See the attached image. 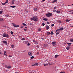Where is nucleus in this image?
Here are the masks:
<instances>
[{
  "label": "nucleus",
  "mask_w": 73,
  "mask_h": 73,
  "mask_svg": "<svg viewBox=\"0 0 73 73\" xmlns=\"http://www.w3.org/2000/svg\"><path fill=\"white\" fill-rule=\"evenodd\" d=\"M30 19L32 20H34V21H37L38 20V18L36 16H34L33 17L30 18Z\"/></svg>",
  "instance_id": "obj_1"
},
{
  "label": "nucleus",
  "mask_w": 73,
  "mask_h": 73,
  "mask_svg": "<svg viewBox=\"0 0 73 73\" xmlns=\"http://www.w3.org/2000/svg\"><path fill=\"white\" fill-rule=\"evenodd\" d=\"M2 36L4 37H7V38H8L9 37V35H8L6 33L3 34Z\"/></svg>",
  "instance_id": "obj_2"
},
{
  "label": "nucleus",
  "mask_w": 73,
  "mask_h": 73,
  "mask_svg": "<svg viewBox=\"0 0 73 73\" xmlns=\"http://www.w3.org/2000/svg\"><path fill=\"white\" fill-rule=\"evenodd\" d=\"M46 15L48 17H50L51 16H52V13H48L46 14Z\"/></svg>",
  "instance_id": "obj_3"
},
{
  "label": "nucleus",
  "mask_w": 73,
  "mask_h": 73,
  "mask_svg": "<svg viewBox=\"0 0 73 73\" xmlns=\"http://www.w3.org/2000/svg\"><path fill=\"white\" fill-rule=\"evenodd\" d=\"M12 24L13 25V27L15 28H19V25H16V24L13 23Z\"/></svg>",
  "instance_id": "obj_4"
},
{
  "label": "nucleus",
  "mask_w": 73,
  "mask_h": 73,
  "mask_svg": "<svg viewBox=\"0 0 73 73\" xmlns=\"http://www.w3.org/2000/svg\"><path fill=\"white\" fill-rule=\"evenodd\" d=\"M38 65V64L37 63H35L34 64L32 65V66H36Z\"/></svg>",
  "instance_id": "obj_5"
},
{
  "label": "nucleus",
  "mask_w": 73,
  "mask_h": 73,
  "mask_svg": "<svg viewBox=\"0 0 73 73\" xmlns=\"http://www.w3.org/2000/svg\"><path fill=\"white\" fill-rule=\"evenodd\" d=\"M52 44L54 46L56 45V42L54 41L52 42Z\"/></svg>",
  "instance_id": "obj_6"
},
{
  "label": "nucleus",
  "mask_w": 73,
  "mask_h": 73,
  "mask_svg": "<svg viewBox=\"0 0 73 73\" xmlns=\"http://www.w3.org/2000/svg\"><path fill=\"white\" fill-rule=\"evenodd\" d=\"M28 54L29 56H32V53L31 52H29L28 53Z\"/></svg>",
  "instance_id": "obj_7"
},
{
  "label": "nucleus",
  "mask_w": 73,
  "mask_h": 73,
  "mask_svg": "<svg viewBox=\"0 0 73 73\" xmlns=\"http://www.w3.org/2000/svg\"><path fill=\"white\" fill-rule=\"evenodd\" d=\"M23 42H25V44H27L28 43H29V41L28 40H26L25 41Z\"/></svg>",
  "instance_id": "obj_8"
},
{
  "label": "nucleus",
  "mask_w": 73,
  "mask_h": 73,
  "mask_svg": "<svg viewBox=\"0 0 73 73\" xmlns=\"http://www.w3.org/2000/svg\"><path fill=\"white\" fill-rule=\"evenodd\" d=\"M4 21V19L3 18H0V21Z\"/></svg>",
  "instance_id": "obj_9"
},
{
  "label": "nucleus",
  "mask_w": 73,
  "mask_h": 73,
  "mask_svg": "<svg viewBox=\"0 0 73 73\" xmlns=\"http://www.w3.org/2000/svg\"><path fill=\"white\" fill-rule=\"evenodd\" d=\"M57 0H54V1L52 2V3H55V2H57Z\"/></svg>",
  "instance_id": "obj_10"
},
{
  "label": "nucleus",
  "mask_w": 73,
  "mask_h": 73,
  "mask_svg": "<svg viewBox=\"0 0 73 73\" xmlns=\"http://www.w3.org/2000/svg\"><path fill=\"white\" fill-rule=\"evenodd\" d=\"M46 33L47 34V35H51V33L50 32H47Z\"/></svg>",
  "instance_id": "obj_11"
},
{
  "label": "nucleus",
  "mask_w": 73,
  "mask_h": 73,
  "mask_svg": "<svg viewBox=\"0 0 73 73\" xmlns=\"http://www.w3.org/2000/svg\"><path fill=\"white\" fill-rule=\"evenodd\" d=\"M4 54L5 56H7V52L6 51H5L4 52Z\"/></svg>",
  "instance_id": "obj_12"
},
{
  "label": "nucleus",
  "mask_w": 73,
  "mask_h": 73,
  "mask_svg": "<svg viewBox=\"0 0 73 73\" xmlns=\"http://www.w3.org/2000/svg\"><path fill=\"white\" fill-rule=\"evenodd\" d=\"M66 49L67 50H69V49H70V47L69 46H67L66 47Z\"/></svg>",
  "instance_id": "obj_13"
},
{
  "label": "nucleus",
  "mask_w": 73,
  "mask_h": 73,
  "mask_svg": "<svg viewBox=\"0 0 73 73\" xmlns=\"http://www.w3.org/2000/svg\"><path fill=\"white\" fill-rule=\"evenodd\" d=\"M37 8H35L34 9V11L35 12H36V11H37Z\"/></svg>",
  "instance_id": "obj_14"
},
{
  "label": "nucleus",
  "mask_w": 73,
  "mask_h": 73,
  "mask_svg": "<svg viewBox=\"0 0 73 73\" xmlns=\"http://www.w3.org/2000/svg\"><path fill=\"white\" fill-rule=\"evenodd\" d=\"M43 20H44V21H48V19L46 18H44Z\"/></svg>",
  "instance_id": "obj_15"
},
{
  "label": "nucleus",
  "mask_w": 73,
  "mask_h": 73,
  "mask_svg": "<svg viewBox=\"0 0 73 73\" xmlns=\"http://www.w3.org/2000/svg\"><path fill=\"white\" fill-rule=\"evenodd\" d=\"M56 12L57 13H60V11L58 10L56 11Z\"/></svg>",
  "instance_id": "obj_16"
},
{
  "label": "nucleus",
  "mask_w": 73,
  "mask_h": 73,
  "mask_svg": "<svg viewBox=\"0 0 73 73\" xmlns=\"http://www.w3.org/2000/svg\"><path fill=\"white\" fill-rule=\"evenodd\" d=\"M58 56H59L58 55H55V58H57V57H58Z\"/></svg>",
  "instance_id": "obj_17"
},
{
  "label": "nucleus",
  "mask_w": 73,
  "mask_h": 73,
  "mask_svg": "<svg viewBox=\"0 0 73 73\" xmlns=\"http://www.w3.org/2000/svg\"><path fill=\"white\" fill-rule=\"evenodd\" d=\"M46 28L47 29H49V27L48 26H46Z\"/></svg>",
  "instance_id": "obj_18"
},
{
  "label": "nucleus",
  "mask_w": 73,
  "mask_h": 73,
  "mask_svg": "<svg viewBox=\"0 0 73 73\" xmlns=\"http://www.w3.org/2000/svg\"><path fill=\"white\" fill-rule=\"evenodd\" d=\"M47 46V44H45L44 45V47H45V48Z\"/></svg>",
  "instance_id": "obj_19"
},
{
  "label": "nucleus",
  "mask_w": 73,
  "mask_h": 73,
  "mask_svg": "<svg viewBox=\"0 0 73 73\" xmlns=\"http://www.w3.org/2000/svg\"><path fill=\"white\" fill-rule=\"evenodd\" d=\"M21 40H25V38H23L21 39Z\"/></svg>",
  "instance_id": "obj_20"
},
{
  "label": "nucleus",
  "mask_w": 73,
  "mask_h": 73,
  "mask_svg": "<svg viewBox=\"0 0 73 73\" xmlns=\"http://www.w3.org/2000/svg\"><path fill=\"white\" fill-rule=\"evenodd\" d=\"M3 43H5V44H7V42H6L4 40H3Z\"/></svg>",
  "instance_id": "obj_21"
},
{
  "label": "nucleus",
  "mask_w": 73,
  "mask_h": 73,
  "mask_svg": "<svg viewBox=\"0 0 73 73\" xmlns=\"http://www.w3.org/2000/svg\"><path fill=\"white\" fill-rule=\"evenodd\" d=\"M11 48H14L15 46V45H14L13 44H12L11 45Z\"/></svg>",
  "instance_id": "obj_22"
},
{
  "label": "nucleus",
  "mask_w": 73,
  "mask_h": 73,
  "mask_svg": "<svg viewBox=\"0 0 73 73\" xmlns=\"http://www.w3.org/2000/svg\"><path fill=\"white\" fill-rule=\"evenodd\" d=\"M8 3V0H7L6 2L5 3V4H7Z\"/></svg>",
  "instance_id": "obj_23"
},
{
  "label": "nucleus",
  "mask_w": 73,
  "mask_h": 73,
  "mask_svg": "<svg viewBox=\"0 0 73 73\" xmlns=\"http://www.w3.org/2000/svg\"><path fill=\"white\" fill-rule=\"evenodd\" d=\"M11 68V66H7V69H9V68Z\"/></svg>",
  "instance_id": "obj_24"
},
{
  "label": "nucleus",
  "mask_w": 73,
  "mask_h": 73,
  "mask_svg": "<svg viewBox=\"0 0 73 73\" xmlns=\"http://www.w3.org/2000/svg\"><path fill=\"white\" fill-rule=\"evenodd\" d=\"M42 25H43V26H44V25H45V24L44 23H42Z\"/></svg>",
  "instance_id": "obj_25"
},
{
  "label": "nucleus",
  "mask_w": 73,
  "mask_h": 73,
  "mask_svg": "<svg viewBox=\"0 0 73 73\" xmlns=\"http://www.w3.org/2000/svg\"><path fill=\"white\" fill-rule=\"evenodd\" d=\"M41 29H40V28H39L38 29V31L39 32H40V31H41Z\"/></svg>",
  "instance_id": "obj_26"
},
{
  "label": "nucleus",
  "mask_w": 73,
  "mask_h": 73,
  "mask_svg": "<svg viewBox=\"0 0 73 73\" xmlns=\"http://www.w3.org/2000/svg\"><path fill=\"white\" fill-rule=\"evenodd\" d=\"M11 8H15V6H10Z\"/></svg>",
  "instance_id": "obj_27"
},
{
  "label": "nucleus",
  "mask_w": 73,
  "mask_h": 73,
  "mask_svg": "<svg viewBox=\"0 0 73 73\" xmlns=\"http://www.w3.org/2000/svg\"><path fill=\"white\" fill-rule=\"evenodd\" d=\"M60 30L61 31H63V30H64V28H60Z\"/></svg>",
  "instance_id": "obj_28"
},
{
  "label": "nucleus",
  "mask_w": 73,
  "mask_h": 73,
  "mask_svg": "<svg viewBox=\"0 0 73 73\" xmlns=\"http://www.w3.org/2000/svg\"><path fill=\"white\" fill-rule=\"evenodd\" d=\"M70 41L71 42H73V39H71L70 40Z\"/></svg>",
  "instance_id": "obj_29"
},
{
  "label": "nucleus",
  "mask_w": 73,
  "mask_h": 73,
  "mask_svg": "<svg viewBox=\"0 0 73 73\" xmlns=\"http://www.w3.org/2000/svg\"><path fill=\"white\" fill-rule=\"evenodd\" d=\"M69 21H70L68 19H66V22H69Z\"/></svg>",
  "instance_id": "obj_30"
},
{
  "label": "nucleus",
  "mask_w": 73,
  "mask_h": 73,
  "mask_svg": "<svg viewBox=\"0 0 73 73\" xmlns=\"http://www.w3.org/2000/svg\"><path fill=\"white\" fill-rule=\"evenodd\" d=\"M14 0H13L12 1V2L11 3L12 4H14Z\"/></svg>",
  "instance_id": "obj_31"
},
{
  "label": "nucleus",
  "mask_w": 73,
  "mask_h": 73,
  "mask_svg": "<svg viewBox=\"0 0 73 73\" xmlns=\"http://www.w3.org/2000/svg\"><path fill=\"white\" fill-rule=\"evenodd\" d=\"M30 45L31 44L30 43H28L27 45L28 46H30Z\"/></svg>",
  "instance_id": "obj_32"
},
{
  "label": "nucleus",
  "mask_w": 73,
  "mask_h": 73,
  "mask_svg": "<svg viewBox=\"0 0 73 73\" xmlns=\"http://www.w3.org/2000/svg\"><path fill=\"white\" fill-rule=\"evenodd\" d=\"M53 34H54V33H53V31H51V34L52 35H53Z\"/></svg>",
  "instance_id": "obj_33"
},
{
  "label": "nucleus",
  "mask_w": 73,
  "mask_h": 73,
  "mask_svg": "<svg viewBox=\"0 0 73 73\" xmlns=\"http://www.w3.org/2000/svg\"><path fill=\"white\" fill-rule=\"evenodd\" d=\"M33 58H34V56H31V57L30 58H31V59H33Z\"/></svg>",
  "instance_id": "obj_34"
},
{
  "label": "nucleus",
  "mask_w": 73,
  "mask_h": 73,
  "mask_svg": "<svg viewBox=\"0 0 73 73\" xmlns=\"http://www.w3.org/2000/svg\"><path fill=\"white\" fill-rule=\"evenodd\" d=\"M23 25L24 26H27V25H26V24H25V23H23Z\"/></svg>",
  "instance_id": "obj_35"
},
{
  "label": "nucleus",
  "mask_w": 73,
  "mask_h": 73,
  "mask_svg": "<svg viewBox=\"0 0 73 73\" xmlns=\"http://www.w3.org/2000/svg\"><path fill=\"white\" fill-rule=\"evenodd\" d=\"M67 44H68L69 46H70V45H71V44H72L69 43H68Z\"/></svg>",
  "instance_id": "obj_36"
},
{
  "label": "nucleus",
  "mask_w": 73,
  "mask_h": 73,
  "mask_svg": "<svg viewBox=\"0 0 73 73\" xmlns=\"http://www.w3.org/2000/svg\"><path fill=\"white\" fill-rule=\"evenodd\" d=\"M53 11L54 12H55L56 11V10L55 9H54L53 10Z\"/></svg>",
  "instance_id": "obj_37"
},
{
  "label": "nucleus",
  "mask_w": 73,
  "mask_h": 73,
  "mask_svg": "<svg viewBox=\"0 0 73 73\" xmlns=\"http://www.w3.org/2000/svg\"><path fill=\"white\" fill-rule=\"evenodd\" d=\"M2 5H5V3H2Z\"/></svg>",
  "instance_id": "obj_38"
},
{
  "label": "nucleus",
  "mask_w": 73,
  "mask_h": 73,
  "mask_svg": "<svg viewBox=\"0 0 73 73\" xmlns=\"http://www.w3.org/2000/svg\"><path fill=\"white\" fill-rule=\"evenodd\" d=\"M2 14V11H0V15H1Z\"/></svg>",
  "instance_id": "obj_39"
},
{
  "label": "nucleus",
  "mask_w": 73,
  "mask_h": 73,
  "mask_svg": "<svg viewBox=\"0 0 73 73\" xmlns=\"http://www.w3.org/2000/svg\"><path fill=\"white\" fill-rule=\"evenodd\" d=\"M47 65H48V64H44V66H46Z\"/></svg>",
  "instance_id": "obj_40"
},
{
  "label": "nucleus",
  "mask_w": 73,
  "mask_h": 73,
  "mask_svg": "<svg viewBox=\"0 0 73 73\" xmlns=\"http://www.w3.org/2000/svg\"><path fill=\"white\" fill-rule=\"evenodd\" d=\"M11 35H13V33L12 31H11Z\"/></svg>",
  "instance_id": "obj_41"
},
{
  "label": "nucleus",
  "mask_w": 73,
  "mask_h": 73,
  "mask_svg": "<svg viewBox=\"0 0 73 73\" xmlns=\"http://www.w3.org/2000/svg\"><path fill=\"white\" fill-rule=\"evenodd\" d=\"M59 34V32H57L56 33V35H58Z\"/></svg>",
  "instance_id": "obj_42"
},
{
  "label": "nucleus",
  "mask_w": 73,
  "mask_h": 73,
  "mask_svg": "<svg viewBox=\"0 0 73 73\" xmlns=\"http://www.w3.org/2000/svg\"><path fill=\"white\" fill-rule=\"evenodd\" d=\"M5 66L6 67V68H7V67H8V66L7 65H5Z\"/></svg>",
  "instance_id": "obj_43"
},
{
  "label": "nucleus",
  "mask_w": 73,
  "mask_h": 73,
  "mask_svg": "<svg viewBox=\"0 0 73 73\" xmlns=\"http://www.w3.org/2000/svg\"><path fill=\"white\" fill-rule=\"evenodd\" d=\"M54 24H52V25H51L52 27H54Z\"/></svg>",
  "instance_id": "obj_44"
},
{
  "label": "nucleus",
  "mask_w": 73,
  "mask_h": 73,
  "mask_svg": "<svg viewBox=\"0 0 73 73\" xmlns=\"http://www.w3.org/2000/svg\"><path fill=\"white\" fill-rule=\"evenodd\" d=\"M62 22H61V21H58V23H61Z\"/></svg>",
  "instance_id": "obj_45"
},
{
  "label": "nucleus",
  "mask_w": 73,
  "mask_h": 73,
  "mask_svg": "<svg viewBox=\"0 0 73 73\" xmlns=\"http://www.w3.org/2000/svg\"><path fill=\"white\" fill-rule=\"evenodd\" d=\"M27 29H24V31H27Z\"/></svg>",
  "instance_id": "obj_46"
},
{
  "label": "nucleus",
  "mask_w": 73,
  "mask_h": 73,
  "mask_svg": "<svg viewBox=\"0 0 73 73\" xmlns=\"http://www.w3.org/2000/svg\"><path fill=\"white\" fill-rule=\"evenodd\" d=\"M60 73H65V72H60Z\"/></svg>",
  "instance_id": "obj_47"
},
{
  "label": "nucleus",
  "mask_w": 73,
  "mask_h": 73,
  "mask_svg": "<svg viewBox=\"0 0 73 73\" xmlns=\"http://www.w3.org/2000/svg\"><path fill=\"white\" fill-rule=\"evenodd\" d=\"M47 23L48 24H50V23L49 22H47Z\"/></svg>",
  "instance_id": "obj_48"
},
{
  "label": "nucleus",
  "mask_w": 73,
  "mask_h": 73,
  "mask_svg": "<svg viewBox=\"0 0 73 73\" xmlns=\"http://www.w3.org/2000/svg\"><path fill=\"white\" fill-rule=\"evenodd\" d=\"M33 42H36V41L35 40H33Z\"/></svg>",
  "instance_id": "obj_49"
},
{
  "label": "nucleus",
  "mask_w": 73,
  "mask_h": 73,
  "mask_svg": "<svg viewBox=\"0 0 73 73\" xmlns=\"http://www.w3.org/2000/svg\"><path fill=\"white\" fill-rule=\"evenodd\" d=\"M57 8V7H55L54 8V9H56Z\"/></svg>",
  "instance_id": "obj_50"
},
{
  "label": "nucleus",
  "mask_w": 73,
  "mask_h": 73,
  "mask_svg": "<svg viewBox=\"0 0 73 73\" xmlns=\"http://www.w3.org/2000/svg\"><path fill=\"white\" fill-rule=\"evenodd\" d=\"M58 31H59V30H58V29H57V30H56V32H58Z\"/></svg>",
  "instance_id": "obj_51"
},
{
  "label": "nucleus",
  "mask_w": 73,
  "mask_h": 73,
  "mask_svg": "<svg viewBox=\"0 0 73 73\" xmlns=\"http://www.w3.org/2000/svg\"><path fill=\"white\" fill-rule=\"evenodd\" d=\"M36 54H39V53L38 52H37Z\"/></svg>",
  "instance_id": "obj_52"
},
{
  "label": "nucleus",
  "mask_w": 73,
  "mask_h": 73,
  "mask_svg": "<svg viewBox=\"0 0 73 73\" xmlns=\"http://www.w3.org/2000/svg\"><path fill=\"white\" fill-rule=\"evenodd\" d=\"M21 28H24V27L22 26V27H21Z\"/></svg>",
  "instance_id": "obj_53"
},
{
  "label": "nucleus",
  "mask_w": 73,
  "mask_h": 73,
  "mask_svg": "<svg viewBox=\"0 0 73 73\" xmlns=\"http://www.w3.org/2000/svg\"><path fill=\"white\" fill-rule=\"evenodd\" d=\"M7 17H9V15H7V16H6Z\"/></svg>",
  "instance_id": "obj_54"
},
{
  "label": "nucleus",
  "mask_w": 73,
  "mask_h": 73,
  "mask_svg": "<svg viewBox=\"0 0 73 73\" xmlns=\"http://www.w3.org/2000/svg\"><path fill=\"white\" fill-rule=\"evenodd\" d=\"M41 39H42V40H44V38H41Z\"/></svg>",
  "instance_id": "obj_55"
},
{
  "label": "nucleus",
  "mask_w": 73,
  "mask_h": 73,
  "mask_svg": "<svg viewBox=\"0 0 73 73\" xmlns=\"http://www.w3.org/2000/svg\"><path fill=\"white\" fill-rule=\"evenodd\" d=\"M12 56H9L10 57H12Z\"/></svg>",
  "instance_id": "obj_56"
},
{
  "label": "nucleus",
  "mask_w": 73,
  "mask_h": 73,
  "mask_svg": "<svg viewBox=\"0 0 73 73\" xmlns=\"http://www.w3.org/2000/svg\"><path fill=\"white\" fill-rule=\"evenodd\" d=\"M15 73H19V72H15Z\"/></svg>",
  "instance_id": "obj_57"
},
{
  "label": "nucleus",
  "mask_w": 73,
  "mask_h": 73,
  "mask_svg": "<svg viewBox=\"0 0 73 73\" xmlns=\"http://www.w3.org/2000/svg\"><path fill=\"white\" fill-rule=\"evenodd\" d=\"M45 0H43V1H45Z\"/></svg>",
  "instance_id": "obj_58"
},
{
  "label": "nucleus",
  "mask_w": 73,
  "mask_h": 73,
  "mask_svg": "<svg viewBox=\"0 0 73 73\" xmlns=\"http://www.w3.org/2000/svg\"><path fill=\"white\" fill-rule=\"evenodd\" d=\"M27 28V27H25V28Z\"/></svg>",
  "instance_id": "obj_59"
},
{
  "label": "nucleus",
  "mask_w": 73,
  "mask_h": 73,
  "mask_svg": "<svg viewBox=\"0 0 73 73\" xmlns=\"http://www.w3.org/2000/svg\"><path fill=\"white\" fill-rule=\"evenodd\" d=\"M73 5V3L72 5Z\"/></svg>",
  "instance_id": "obj_60"
},
{
  "label": "nucleus",
  "mask_w": 73,
  "mask_h": 73,
  "mask_svg": "<svg viewBox=\"0 0 73 73\" xmlns=\"http://www.w3.org/2000/svg\"><path fill=\"white\" fill-rule=\"evenodd\" d=\"M70 12H72V11H70Z\"/></svg>",
  "instance_id": "obj_61"
},
{
  "label": "nucleus",
  "mask_w": 73,
  "mask_h": 73,
  "mask_svg": "<svg viewBox=\"0 0 73 73\" xmlns=\"http://www.w3.org/2000/svg\"><path fill=\"white\" fill-rule=\"evenodd\" d=\"M1 52H0V54H1Z\"/></svg>",
  "instance_id": "obj_62"
},
{
  "label": "nucleus",
  "mask_w": 73,
  "mask_h": 73,
  "mask_svg": "<svg viewBox=\"0 0 73 73\" xmlns=\"http://www.w3.org/2000/svg\"><path fill=\"white\" fill-rule=\"evenodd\" d=\"M30 73H33V72H31Z\"/></svg>",
  "instance_id": "obj_63"
},
{
  "label": "nucleus",
  "mask_w": 73,
  "mask_h": 73,
  "mask_svg": "<svg viewBox=\"0 0 73 73\" xmlns=\"http://www.w3.org/2000/svg\"><path fill=\"white\" fill-rule=\"evenodd\" d=\"M70 5H68V6H69Z\"/></svg>",
  "instance_id": "obj_64"
}]
</instances>
